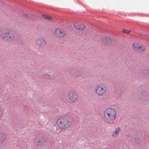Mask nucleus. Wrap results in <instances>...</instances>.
I'll list each match as a JSON object with an SVG mask.
<instances>
[{
  "mask_svg": "<svg viewBox=\"0 0 149 149\" xmlns=\"http://www.w3.org/2000/svg\"><path fill=\"white\" fill-rule=\"evenodd\" d=\"M130 31H130L127 30H125V29H124L123 31V33H125L126 34L129 33L130 32Z\"/></svg>",
  "mask_w": 149,
  "mask_h": 149,
  "instance_id": "nucleus-15",
  "label": "nucleus"
},
{
  "mask_svg": "<svg viewBox=\"0 0 149 149\" xmlns=\"http://www.w3.org/2000/svg\"><path fill=\"white\" fill-rule=\"evenodd\" d=\"M36 41L37 44L40 46H42L46 44V41L42 38H39Z\"/></svg>",
  "mask_w": 149,
  "mask_h": 149,
  "instance_id": "nucleus-9",
  "label": "nucleus"
},
{
  "mask_svg": "<svg viewBox=\"0 0 149 149\" xmlns=\"http://www.w3.org/2000/svg\"><path fill=\"white\" fill-rule=\"evenodd\" d=\"M141 95L142 96L146 97L147 96L148 94L146 92L143 91L141 93Z\"/></svg>",
  "mask_w": 149,
  "mask_h": 149,
  "instance_id": "nucleus-14",
  "label": "nucleus"
},
{
  "mask_svg": "<svg viewBox=\"0 0 149 149\" xmlns=\"http://www.w3.org/2000/svg\"><path fill=\"white\" fill-rule=\"evenodd\" d=\"M0 36L1 39L5 41L11 42L14 40L13 33L6 28H3L0 30Z\"/></svg>",
  "mask_w": 149,
  "mask_h": 149,
  "instance_id": "nucleus-2",
  "label": "nucleus"
},
{
  "mask_svg": "<svg viewBox=\"0 0 149 149\" xmlns=\"http://www.w3.org/2000/svg\"><path fill=\"white\" fill-rule=\"evenodd\" d=\"M76 28L79 30H82L85 28V26L83 24H77L74 25Z\"/></svg>",
  "mask_w": 149,
  "mask_h": 149,
  "instance_id": "nucleus-12",
  "label": "nucleus"
},
{
  "mask_svg": "<svg viewBox=\"0 0 149 149\" xmlns=\"http://www.w3.org/2000/svg\"><path fill=\"white\" fill-rule=\"evenodd\" d=\"M23 16L25 17L26 18H28L29 17L28 16L26 15H23Z\"/></svg>",
  "mask_w": 149,
  "mask_h": 149,
  "instance_id": "nucleus-18",
  "label": "nucleus"
},
{
  "mask_svg": "<svg viewBox=\"0 0 149 149\" xmlns=\"http://www.w3.org/2000/svg\"><path fill=\"white\" fill-rule=\"evenodd\" d=\"M46 142L45 139L44 138H42L37 141L36 145L38 146H41L44 145Z\"/></svg>",
  "mask_w": 149,
  "mask_h": 149,
  "instance_id": "nucleus-11",
  "label": "nucleus"
},
{
  "mask_svg": "<svg viewBox=\"0 0 149 149\" xmlns=\"http://www.w3.org/2000/svg\"><path fill=\"white\" fill-rule=\"evenodd\" d=\"M66 31L64 30L56 28L54 33V36L58 38H62L66 34Z\"/></svg>",
  "mask_w": 149,
  "mask_h": 149,
  "instance_id": "nucleus-6",
  "label": "nucleus"
},
{
  "mask_svg": "<svg viewBox=\"0 0 149 149\" xmlns=\"http://www.w3.org/2000/svg\"><path fill=\"white\" fill-rule=\"evenodd\" d=\"M102 41L104 42L105 45H109L111 43V40L109 36H103L102 37Z\"/></svg>",
  "mask_w": 149,
  "mask_h": 149,
  "instance_id": "nucleus-8",
  "label": "nucleus"
},
{
  "mask_svg": "<svg viewBox=\"0 0 149 149\" xmlns=\"http://www.w3.org/2000/svg\"><path fill=\"white\" fill-rule=\"evenodd\" d=\"M56 124L58 128L63 130L68 128L71 125V123L68 118L62 117L56 121Z\"/></svg>",
  "mask_w": 149,
  "mask_h": 149,
  "instance_id": "nucleus-3",
  "label": "nucleus"
},
{
  "mask_svg": "<svg viewBox=\"0 0 149 149\" xmlns=\"http://www.w3.org/2000/svg\"><path fill=\"white\" fill-rule=\"evenodd\" d=\"M95 91L97 95H102L106 92V88L103 85H99L96 86Z\"/></svg>",
  "mask_w": 149,
  "mask_h": 149,
  "instance_id": "nucleus-5",
  "label": "nucleus"
},
{
  "mask_svg": "<svg viewBox=\"0 0 149 149\" xmlns=\"http://www.w3.org/2000/svg\"><path fill=\"white\" fill-rule=\"evenodd\" d=\"M133 47L135 51L140 53L143 52L146 49L145 46L142 44H139L136 43L133 44Z\"/></svg>",
  "mask_w": 149,
  "mask_h": 149,
  "instance_id": "nucleus-7",
  "label": "nucleus"
},
{
  "mask_svg": "<svg viewBox=\"0 0 149 149\" xmlns=\"http://www.w3.org/2000/svg\"><path fill=\"white\" fill-rule=\"evenodd\" d=\"M6 136L4 133H1L0 134V141H2L4 140Z\"/></svg>",
  "mask_w": 149,
  "mask_h": 149,
  "instance_id": "nucleus-13",
  "label": "nucleus"
},
{
  "mask_svg": "<svg viewBox=\"0 0 149 149\" xmlns=\"http://www.w3.org/2000/svg\"><path fill=\"white\" fill-rule=\"evenodd\" d=\"M135 141L136 142L139 143L141 142V140L139 138L137 137L135 138Z\"/></svg>",
  "mask_w": 149,
  "mask_h": 149,
  "instance_id": "nucleus-16",
  "label": "nucleus"
},
{
  "mask_svg": "<svg viewBox=\"0 0 149 149\" xmlns=\"http://www.w3.org/2000/svg\"><path fill=\"white\" fill-rule=\"evenodd\" d=\"M42 17H44V18L45 19H52L51 18V17H49V16H46L44 15H42Z\"/></svg>",
  "mask_w": 149,
  "mask_h": 149,
  "instance_id": "nucleus-17",
  "label": "nucleus"
},
{
  "mask_svg": "<svg viewBox=\"0 0 149 149\" xmlns=\"http://www.w3.org/2000/svg\"><path fill=\"white\" fill-rule=\"evenodd\" d=\"M68 96L69 99L72 102L75 103L79 101L78 94L73 90H70L68 91Z\"/></svg>",
  "mask_w": 149,
  "mask_h": 149,
  "instance_id": "nucleus-4",
  "label": "nucleus"
},
{
  "mask_svg": "<svg viewBox=\"0 0 149 149\" xmlns=\"http://www.w3.org/2000/svg\"><path fill=\"white\" fill-rule=\"evenodd\" d=\"M120 131V127H117L115 129V130L113 132L111 135V136L113 138L117 137Z\"/></svg>",
  "mask_w": 149,
  "mask_h": 149,
  "instance_id": "nucleus-10",
  "label": "nucleus"
},
{
  "mask_svg": "<svg viewBox=\"0 0 149 149\" xmlns=\"http://www.w3.org/2000/svg\"><path fill=\"white\" fill-rule=\"evenodd\" d=\"M116 113V110L114 108H109L106 109L104 112L105 120L109 124L114 123Z\"/></svg>",
  "mask_w": 149,
  "mask_h": 149,
  "instance_id": "nucleus-1",
  "label": "nucleus"
}]
</instances>
